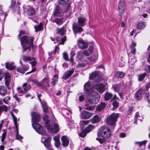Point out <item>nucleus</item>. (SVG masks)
Instances as JSON below:
<instances>
[{"label": "nucleus", "mask_w": 150, "mask_h": 150, "mask_svg": "<svg viewBox=\"0 0 150 150\" xmlns=\"http://www.w3.org/2000/svg\"><path fill=\"white\" fill-rule=\"evenodd\" d=\"M10 100V97L9 96H6L4 98L3 101L4 103L6 104L9 105V101Z\"/></svg>", "instance_id": "09e8293b"}, {"label": "nucleus", "mask_w": 150, "mask_h": 150, "mask_svg": "<svg viewBox=\"0 0 150 150\" xmlns=\"http://www.w3.org/2000/svg\"><path fill=\"white\" fill-rule=\"evenodd\" d=\"M13 97L16 99L18 103H19L20 102V99L18 97L16 94L13 96Z\"/></svg>", "instance_id": "69168bd1"}, {"label": "nucleus", "mask_w": 150, "mask_h": 150, "mask_svg": "<svg viewBox=\"0 0 150 150\" xmlns=\"http://www.w3.org/2000/svg\"><path fill=\"white\" fill-rule=\"evenodd\" d=\"M34 28L36 32L42 30V29L41 24H40L38 25H35L34 26Z\"/></svg>", "instance_id": "79ce46f5"}, {"label": "nucleus", "mask_w": 150, "mask_h": 150, "mask_svg": "<svg viewBox=\"0 0 150 150\" xmlns=\"http://www.w3.org/2000/svg\"><path fill=\"white\" fill-rule=\"evenodd\" d=\"M83 55L82 52L79 51L77 53V57L79 59H81L82 58Z\"/></svg>", "instance_id": "864d4df0"}, {"label": "nucleus", "mask_w": 150, "mask_h": 150, "mask_svg": "<svg viewBox=\"0 0 150 150\" xmlns=\"http://www.w3.org/2000/svg\"><path fill=\"white\" fill-rule=\"evenodd\" d=\"M25 33V32L21 31L18 35V38H20L21 45L23 47V52L28 50V51H30V47L33 46V37L28 36L27 35H23Z\"/></svg>", "instance_id": "f03ea898"}, {"label": "nucleus", "mask_w": 150, "mask_h": 150, "mask_svg": "<svg viewBox=\"0 0 150 150\" xmlns=\"http://www.w3.org/2000/svg\"><path fill=\"white\" fill-rule=\"evenodd\" d=\"M61 140L62 142V145L64 147H67L68 146L69 141L67 137L65 136H63L61 137Z\"/></svg>", "instance_id": "a211bd4d"}, {"label": "nucleus", "mask_w": 150, "mask_h": 150, "mask_svg": "<svg viewBox=\"0 0 150 150\" xmlns=\"http://www.w3.org/2000/svg\"><path fill=\"white\" fill-rule=\"evenodd\" d=\"M142 89H139L135 95V98L138 100H140L142 98Z\"/></svg>", "instance_id": "393cba45"}, {"label": "nucleus", "mask_w": 150, "mask_h": 150, "mask_svg": "<svg viewBox=\"0 0 150 150\" xmlns=\"http://www.w3.org/2000/svg\"><path fill=\"white\" fill-rule=\"evenodd\" d=\"M72 27L73 30L76 37V34L80 33L83 31V29L77 24H75V23H74Z\"/></svg>", "instance_id": "f8f14e48"}, {"label": "nucleus", "mask_w": 150, "mask_h": 150, "mask_svg": "<svg viewBox=\"0 0 150 150\" xmlns=\"http://www.w3.org/2000/svg\"><path fill=\"white\" fill-rule=\"evenodd\" d=\"M94 87L99 92H103L104 90V86L102 84H98L94 86Z\"/></svg>", "instance_id": "6ab92c4d"}, {"label": "nucleus", "mask_w": 150, "mask_h": 150, "mask_svg": "<svg viewBox=\"0 0 150 150\" xmlns=\"http://www.w3.org/2000/svg\"><path fill=\"white\" fill-rule=\"evenodd\" d=\"M54 22L56 23L58 25H60L62 23V18H56L54 20Z\"/></svg>", "instance_id": "49530a36"}, {"label": "nucleus", "mask_w": 150, "mask_h": 150, "mask_svg": "<svg viewBox=\"0 0 150 150\" xmlns=\"http://www.w3.org/2000/svg\"><path fill=\"white\" fill-rule=\"evenodd\" d=\"M14 64V63L12 62L11 63H6V67L8 69L12 70L15 68V66Z\"/></svg>", "instance_id": "b1692460"}, {"label": "nucleus", "mask_w": 150, "mask_h": 150, "mask_svg": "<svg viewBox=\"0 0 150 150\" xmlns=\"http://www.w3.org/2000/svg\"><path fill=\"white\" fill-rule=\"evenodd\" d=\"M16 1L14 0H12L11 1V5L10 7L13 11H19L20 7L19 6H16L15 5Z\"/></svg>", "instance_id": "aec40b11"}, {"label": "nucleus", "mask_w": 150, "mask_h": 150, "mask_svg": "<svg viewBox=\"0 0 150 150\" xmlns=\"http://www.w3.org/2000/svg\"><path fill=\"white\" fill-rule=\"evenodd\" d=\"M49 79L47 77L45 78L41 81V83L42 85L45 87H49Z\"/></svg>", "instance_id": "5701e85b"}, {"label": "nucleus", "mask_w": 150, "mask_h": 150, "mask_svg": "<svg viewBox=\"0 0 150 150\" xmlns=\"http://www.w3.org/2000/svg\"><path fill=\"white\" fill-rule=\"evenodd\" d=\"M53 139L54 140L55 142L59 141V136L57 135L54 137L53 138Z\"/></svg>", "instance_id": "e2e57ef3"}, {"label": "nucleus", "mask_w": 150, "mask_h": 150, "mask_svg": "<svg viewBox=\"0 0 150 150\" xmlns=\"http://www.w3.org/2000/svg\"><path fill=\"white\" fill-rule=\"evenodd\" d=\"M84 109L85 110H91L94 109L95 106L94 105L89 106L88 104H86L84 107Z\"/></svg>", "instance_id": "e433bc0d"}, {"label": "nucleus", "mask_w": 150, "mask_h": 150, "mask_svg": "<svg viewBox=\"0 0 150 150\" xmlns=\"http://www.w3.org/2000/svg\"><path fill=\"white\" fill-rule=\"evenodd\" d=\"M64 33V29L63 27L61 28L60 29H57V33L61 35H63Z\"/></svg>", "instance_id": "de8ad7c7"}, {"label": "nucleus", "mask_w": 150, "mask_h": 150, "mask_svg": "<svg viewBox=\"0 0 150 150\" xmlns=\"http://www.w3.org/2000/svg\"><path fill=\"white\" fill-rule=\"evenodd\" d=\"M31 116L33 121L32 125L33 128L39 134L42 135V137L41 142L47 150H53L51 147L50 143L51 138L47 135L45 133V129L43 127L37 123L40 121V116L37 113L34 112H31Z\"/></svg>", "instance_id": "f257e3e1"}, {"label": "nucleus", "mask_w": 150, "mask_h": 150, "mask_svg": "<svg viewBox=\"0 0 150 150\" xmlns=\"http://www.w3.org/2000/svg\"><path fill=\"white\" fill-rule=\"evenodd\" d=\"M93 114L92 113L83 111L81 114L80 117L83 119H88Z\"/></svg>", "instance_id": "dca6fc26"}, {"label": "nucleus", "mask_w": 150, "mask_h": 150, "mask_svg": "<svg viewBox=\"0 0 150 150\" xmlns=\"http://www.w3.org/2000/svg\"><path fill=\"white\" fill-rule=\"evenodd\" d=\"M54 15L56 16L62 17L63 15L62 11L60 8L57 7L56 8L54 12Z\"/></svg>", "instance_id": "f3484780"}, {"label": "nucleus", "mask_w": 150, "mask_h": 150, "mask_svg": "<svg viewBox=\"0 0 150 150\" xmlns=\"http://www.w3.org/2000/svg\"><path fill=\"white\" fill-rule=\"evenodd\" d=\"M10 77L11 76L9 74V73L8 72H6L5 73V84L6 86L7 87H8V86H9L10 81Z\"/></svg>", "instance_id": "412c9836"}, {"label": "nucleus", "mask_w": 150, "mask_h": 150, "mask_svg": "<svg viewBox=\"0 0 150 150\" xmlns=\"http://www.w3.org/2000/svg\"><path fill=\"white\" fill-rule=\"evenodd\" d=\"M93 47L92 46H90L87 50L83 51V54L86 56H89L93 52Z\"/></svg>", "instance_id": "cd10ccee"}, {"label": "nucleus", "mask_w": 150, "mask_h": 150, "mask_svg": "<svg viewBox=\"0 0 150 150\" xmlns=\"http://www.w3.org/2000/svg\"><path fill=\"white\" fill-rule=\"evenodd\" d=\"M48 116L45 115L44 117L45 127L48 131L50 133H56L59 130L58 125L57 123H54L50 125V121L48 119Z\"/></svg>", "instance_id": "7ed1b4c3"}, {"label": "nucleus", "mask_w": 150, "mask_h": 150, "mask_svg": "<svg viewBox=\"0 0 150 150\" xmlns=\"http://www.w3.org/2000/svg\"><path fill=\"white\" fill-rule=\"evenodd\" d=\"M75 51L73 50L72 49L70 52V61L71 63H73V57L75 55Z\"/></svg>", "instance_id": "a19ab883"}, {"label": "nucleus", "mask_w": 150, "mask_h": 150, "mask_svg": "<svg viewBox=\"0 0 150 150\" xmlns=\"http://www.w3.org/2000/svg\"><path fill=\"white\" fill-rule=\"evenodd\" d=\"M63 56L64 59L67 61H69V59L68 58V55L67 53L64 52L63 53Z\"/></svg>", "instance_id": "680f3d73"}, {"label": "nucleus", "mask_w": 150, "mask_h": 150, "mask_svg": "<svg viewBox=\"0 0 150 150\" xmlns=\"http://www.w3.org/2000/svg\"><path fill=\"white\" fill-rule=\"evenodd\" d=\"M95 127L91 125H89L85 129V131H86L87 133H88L92 130Z\"/></svg>", "instance_id": "58836bf2"}, {"label": "nucleus", "mask_w": 150, "mask_h": 150, "mask_svg": "<svg viewBox=\"0 0 150 150\" xmlns=\"http://www.w3.org/2000/svg\"><path fill=\"white\" fill-rule=\"evenodd\" d=\"M88 59L91 62H94L96 59L94 55H92L88 57Z\"/></svg>", "instance_id": "bf43d9fd"}, {"label": "nucleus", "mask_w": 150, "mask_h": 150, "mask_svg": "<svg viewBox=\"0 0 150 150\" xmlns=\"http://www.w3.org/2000/svg\"><path fill=\"white\" fill-rule=\"evenodd\" d=\"M105 104L104 103H102L100 105L97 107V110L99 111H100L103 109L105 106Z\"/></svg>", "instance_id": "4c0bfd02"}, {"label": "nucleus", "mask_w": 150, "mask_h": 150, "mask_svg": "<svg viewBox=\"0 0 150 150\" xmlns=\"http://www.w3.org/2000/svg\"><path fill=\"white\" fill-rule=\"evenodd\" d=\"M23 60L25 62H27L28 61H32L31 62H30V63L31 64L33 67L32 70L30 71L27 73L25 74L26 75L33 72L36 71V69L34 67L37 64V62L35 60L34 58L24 56L23 57Z\"/></svg>", "instance_id": "423d86ee"}, {"label": "nucleus", "mask_w": 150, "mask_h": 150, "mask_svg": "<svg viewBox=\"0 0 150 150\" xmlns=\"http://www.w3.org/2000/svg\"><path fill=\"white\" fill-rule=\"evenodd\" d=\"M28 69V68L24 65L23 66V68L18 67L17 69V71L23 74L25 71H27Z\"/></svg>", "instance_id": "c756f323"}, {"label": "nucleus", "mask_w": 150, "mask_h": 150, "mask_svg": "<svg viewBox=\"0 0 150 150\" xmlns=\"http://www.w3.org/2000/svg\"><path fill=\"white\" fill-rule=\"evenodd\" d=\"M78 46L81 49H83L87 48L88 46V43L84 41L82 38H80L77 40Z\"/></svg>", "instance_id": "9b49d317"}, {"label": "nucleus", "mask_w": 150, "mask_h": 150, "mask_svg": "<svg viewBox=\"0 0 150 150\" xmlns=\"http://www.w3.org/2000/svg\"><path fill=\"white\" fill-rule=\"evenodd\" d=\"M146 142V140H144L142 142H135V143L138 144L139 146H141L142 145L145 144Z\"/></svg>", "instance_id": "3c124183"}, {"label": "nucleus", "mask_w": 150, "mask_h": 150, "mask_svg": "<svg viewBox=\"0 0 150 150\" xmlns=\"http://www.w3.org/2000/svg\"><path fill=\"white\" fill-rule=\"evenodd\" d=\"M98 72L95 71L93 72L90 75V79L93 80H95V83H98L100 82V80L98 79Z\"/></svg>", "instance_id": "4468645a"}, {"label": "nucleus", "mask_w": 150, "mask_h": 150, "mask_svg": "<svg viewBox=\"0 0 150 150\" xmlns=\"http://www.w3.org/2000/svg\"><path fill=\"white\" fill-rule=\"evenodd\" d=\"M91 122L93 124L97 123L99 122L100 121V119L99 117L97 115H96L90 120Z\"/></svg>", "instance_id": "c85d7f7f"}, {"label": "nucleus", "mask_w": 150, "mask_h": 150, "mask_svg": "<svg viewBox=\"0 0 150 150\" xmlns=\"http://www.w3.org/2000/svg\"><path fill=\"white\" fill-rule=\"evenodd\" d=\"M88 96V100L90 104H96L98 102L100 98L98 95L96 96H91L89 94Z\"/></svg>", "instance_id": "9d476101"}, {"label": "nucleus", "mask_w": 150, "mask_h": 150, "mask_svg": "<svg viewBox=\"0 0 150 150\" xmlns=\"http://www.w3.org/2000/svg\"><path fill=\"white\" fill-rule=\"evenodd\" d=\"M85 97L83 95H81L79 97V100L80 101H83L84 100Z\"/></svg>", "instance_id": "0e129e2a"}, {"label": "nucleus", "mask_w": 150, "mask_h": 150, "mask_svg": "<svg viewBox=\"0 0 150 150\" xmlns=\"http://www.w3.org/2000/svg\"><path fill=\"white\" fill-rule=\"evenodd\" d=\"M107 138L103 137L101 138H97L96 139L98 141L100 144H103L107 140Z\"/></svg>", "instance_id": "a18cd8bd"}, {"label": "nucleus", "mask_w": 150, "mask_h": 150, "mask_svg": "<svg viewBox=\"0 0 150 150\" xmlns=\"http://www.w3.org/2000/svg\"><path fill=\"white\" fill-rule=\"evenodd\" d=\"M140 116L139 115V112H137L135 113L134 116V123H136L137 121V118H139Z\"/></svg>", "instance_id": "5fc2aeb1"}, {"label": "nucleus", "mask_w": 150, "mask_h": 150, "mask_svg": "<svg viewBox=\"0 0 150 150\" xmlns=\"http://www.w3.org/2000/svg\"><path fill=\"white\" fill-rule=\"evenodd\" d=\"M69 112L71 113V112L70 111L66 109H63L62 110V113L64 116L67 117L66 115L68 114Z\"/></svg>", "instance_id": "37998d69"}, {"label": "nucleus", "mask_w": 150, "mask_h": 150, "mask_svg": "<svg viewBox=\"0 0 150 150\" xmlns=\"http://www.w3.org/2000/svg\"><path fill=\"white\" fill-rule=\"evenodd\" d=\"M0 15L4 16V22L5 20V18L7 16V14L6 13L4 12L3 11H1L0 13Z\"/></svg>", "instance_id": "4d7b16f0"}, {"label": "nucleus", "mask_w": 150, "mask_h": 150, "mask_svg": "<svg viewBox=\"0 0 150 150\" xmlns=\"http://www.w3.org/2000/svg\"><path fill=\"white\" fill-rule=\"evenodd\" d=\"M41 103L44 112H48V110H50V108L48 107L46 102L43 101L42 102H41Z\"/></svg>", "instance_id": "a878e982"}, {"label": "nucleus", "mask_w": 150, "mask_h": 150, "mask_svg": "<svg viewBox=\"0 0 150 150\" xmlns=\"http://www.w3.org/2000/svg\"><path fill=\"white\" fill-rule=\"evenodd\" d=\"M11 115L13 119V121L14 122L15 127L16 128V138L18 140L22 139L23 137L18 134V124L17 123V117L14 115L13 112L11 113Z\"/></svg>", "instance_id": "6e6552de"}, {"label": "nucleus", "mask_w": 150, "mask_h": 150, "mask_svg": "<svg viewBox=\"0 0 150 150\" xmlns=\"http://www.w3.org/2000/svg\"><path fill=\"white\" fill-rule=\"evenodd\" d=\"M23 88L21 87H18L17 88L18 92L20 94H24L25 93L27 92L31 88V86L26 83H23L22 85Z\"/></svg>", "instance_id": "0eeeda50"}, {"label": "nucleus", "mask_w": 150, "mask_h": 150, "mask_svg": "<svg viewBox=\"0 0 150 150\" xmlns=\"http://www.w3.org/2000/svg\"><path fill=\"white\" fill-rule=\"evenodd\" d=\"M6 135V133L4 132L2 134V138L1 139V140L2 142H3L4 140V139L5 138V136Z\"/></svg>", "instance_id": "774afa93"}, {"label": "nucleus", "mask_w": 150, "mask_h": 150, "mask_svg": "<svg viewBox=\"0 0 150 150\" xmlns=\"http://www.w3.org/2000/svg\"><path fill=\"white\" fill-rule=\"evenodd\" d=\"M98 134L104 138H109L111 135L110 129L107 127H101L99 129Z\"/></svg>", "instance_id": "20e7f679"}, {"label": "nucleus", "mask_w": 150, "mask_h": 150, "mask_svg": "<svg viewBox=\"0 0 150 150\" xmlns=\"http://www.w3.org/2000/svg\"><path fill=\"white\" fill-rule=\"evenodd\" d=\"M24 12L29 16H33L35 15V10L29 6L23 7Z\"/></svg>", "instance_id": "1a4fd4ad"}, {"label": "nucleus", "mask_w": 150, "mask_h": 150, "mask_svg": "<svg viewBox=\"0 0 150 150\" xmlns=\"http://www.w3.org/2000/svg\"><path fill=\"white\" fill-rule=\"evenodd\" d=\"M68 1L69 0H59V2L60 5H64L67 3Z\"/></svg>", "instance_id": "8fccbe9b"}, {"label": "nucleus", "mask_w": 150, "mask_h": 150, "mask_svg": "<svg viewBox=\"0 0 150 150\" xmlns=\"http://www.w3.org/2000/svg\"><path fill=\"white\" fill-rule=\"evenodd\" d=\"M90 120H82L80 122V126L81 129H83L86 125L88 124Z\"/></svg>", "instance_id": "72a5a7b5"}, {"label": "nucleus", "mask_w": 150, "mask_h": 150, "mask_svg": "<svg viewBox=\"0 0 150 150\" xmlns=\"http://www.w3.org/2000/svg\"><path fill=\"white\" fill-rule=\"evenodd\" d=\"M112 105L114 108H117L119 106V103L117 101H114L112 103Z\"/></svg>", "instance_id": "6e6d98bb"}, {"label": "nucleus", "mask_w": 150, "mask_h": 150, "mask_svg": "<svg viewBox=\"0 0 150 150\" xmlns=\"http://www.w3.org/2000/svg\"><path fill=\"white\" fill-rule=\"evenodd\" d=\"M129 54H128V56L129 57V63H130L131 64H132L137 62V60L136 58H134V57L133 58H131L130 59V56H129Z\"/></svg>", "instance_id": "c03bdc74"}, {"label": "nucleus", "mask_w": 150, "mask_h": 150, "mask_svg": "<svg viewBox=\"0 0 150 150\" xmlns=\"http://www.w3.org/2000/svg\"><path fill=\"white\" fill-rule=\"evenodd\" d=\"M118 116V113H113L107 117L105 121L107 124L110 125H114Z\"/></svg>", "instance_id": "39448f33"}, {"label": "nucleus", "mask_w": 150, "mask_h": 150, "mask_svg": "<svg viewBox=\"0 0 150 150\" xmlns=\"http://www.w3.org/2000/svg\"><path fill=\"white\" fill-rule=\"evenodd\" d=\"M78 23L80 26H83L84 24L86 21V18L82 17H79L78 18Z\"/></svg>", "instance_id": "4be33fe9"}, {"label": "nucleus", "mask_w": 150, "mask_h": 150, "mask_svg": "<svg viewBox=\"0 0 150 150\" xmlns=\"http://www.w3.org/2000/svg\"><path fill=\"white\" fill-rule=\"evenodd\" d=\"M145 27L144 23L143 22H139L137 25V28L139 29H141Z\"/></svg>", "instance_id": "c9c22d12"}, {"label": "nucleus", "mask_w": 150, "mask_h": 150, "mask_svg": "<svg viewBox=\"0 0 150 150\" xmlns=\"http://www.w3.org/2000/svg\"><path fill=\"white\" fill-rule=\"evenodd\" d=\"M7 93L6 88L3 86H0V95L2 96H4L6 95Z\"/></svg>", "instance_id": "bb28decb"}, {"label": "nucleus", "mask_w": 150, "mask_h": 150, "mask_svg": "<svg viewBox=\"0 0 150 150\" xmlns=\"http://www.w3.org/2000/svg\"><path fill=\"white\" fill-rule=\"evenodd\" d=\"M146 76V74L145 73L139 74L138 76V81L139 82L143 81Z\"/></svg>", "instance_id": "2f4dec72"}, {"label": "nucleus", "mask_w": 150, "mask_h": 150, "mask_svg": "<svg viewBox=\"0 0 150 150\" xmlns=\"http://www.w3.org/2000/svg\"><path fill=\"white\" fill-rule=\"evenodd\" d=\"M112 95L111 93L107 92L105 93L104 97L105 100L108 101L112 98Z\"/></svg>", "instance_id": "f704fd0d"}, {"label": "nucleus", "mask_w": 150, "mask_h": 150, "mask_svg": "<svg viewBox=\"0 0 150 150\" xmlns=\"http://www.w3.org/2000/svg\"><path fill=\"white\" fill-rule=\"evenodd\" d=\"M120 85L118 84H115L113 85L112 87L115 91H118L120 88Z\"/></svg>", "instance_id": "603ef678"}, {"label": "nucleus", "mask_w": 150, "mask_h": 150, "mask_svg": "<svg viewBox=\"0 0 150 150\" xmlns=\"http://www.w3.org/2000/svg\"><path fill=\"white\" fill-rule=\"evenodd\" d=\"M74 68H72L70 70L67 71L65 72L63 75L62 77V79L65 80L67 79L71 76L74 73Z\"/></svg>", "instance_id": "2eb2a0df"}, {"label": "nucleus", "mask_w": 150, "mask_h": 150, "mask_svg": "<svg viewBox=\"0 0 150 150\" xmlns=\"http://www.w3.org/2000/svg\"><path fill=\"white\" fill-rule=\"evenodd\" d=\"M150 87V80L146 84L145 86V89L146 90H148Z\"/></svg>", "instance_id": "338daca9"}, {"label": "nucleus", "mask_w": 150, "mask_h": 150, "mask_svg": "<svg viewBox=\"0 0 150 150\" xmlns=\"http://www.w3.org/2000/svg\"><path fill=\"white\" fill-rule=\"evenodd\" d=\"M124 76V74L121 71L117 72L115 74V76L117 78H122Z\"/></svg>", "instance_id": "ea45409f"}, {"label": "nucleus", "mask_w": 150, "mask_h": 150, "mask_svg": "<svg viewBox=\"0 0 150 150\" xmlns=\"http://www.w3.org/2000/svg\"><path fill=\"white\" fill-rule=\"evenodd\" d=\"M118 11L120 14H122L124 12L125 4L124 0H120L118 4Z\"/></svg>", "instance_id": "ddd939ff"}, {"label": "nucleus", "mask_w": 150, "mask_h": 150, "mask_svg": "<svg viewBox=\"0 0 150 150\" xmlns=\"http://www.w3.org/2000/svg\"><path fill=\"white\" fill-rule=\"evenodd\" d=\"M87 133L86 132L85 130L84 129L83 132L80 133V136L81 137H84L86 135V134Z\"/></svg>", "instance_id": "13d9d810"}, {"label": "nucleus", "mask_w": 150, "mask_h": 150, "mask_svg": "<svg viewBox=\"0 0 150 150\" xmlns=\"http://www.w3.org/2000/svg\"><path fill=\"white\" fill-rule=\"evenodd\" d=\"M54 144L55 146L57 148H60L61 146V144L59 141L55 142Z\"/></svg>", "instance_id": "052dcab7"}, {"label": "nucleus", "mask_w": 150, "mask_h": 150, "mask_svg": "<svg viewBox=\"0 0 150 150\" xmlns=\"http://www.w3.org/2000/svg\"><path fill=\"white\" fill-rule=\"evenodd\" d=\"M58 79V75L57 74L54 75L53 76V78L52 79V81L51 82L52 86L54 87L56 82L57 81Z\"/></svg>", "instance_id": "473e14b6"}, {"label": "nucleus", "mask_w": 150, "mask_h": 150, "mask_svg": "<svg viewBox=\"0 0 150 150\" xmlns=\"http://www.w3.org/2000/svg\"><path fill=\"white\" fill-rule=\"evenodd\" d=\"M91 83L90 81H88L85 83L84 85V89L85 91H88L91 88Z\"/></svg>", "instance_id": "7c9ffc66"}]
</instances>
